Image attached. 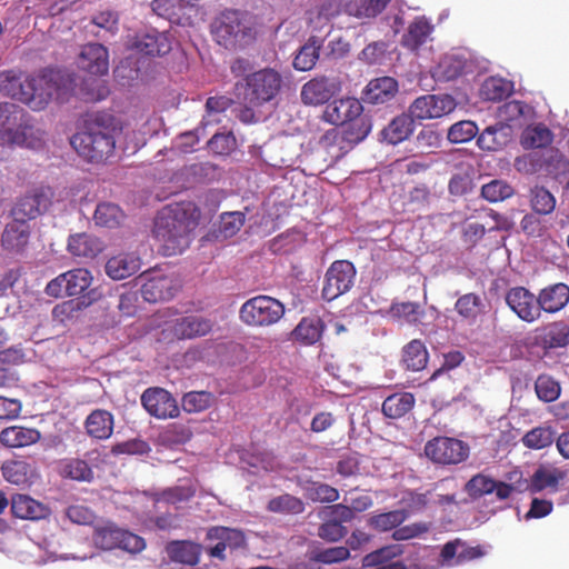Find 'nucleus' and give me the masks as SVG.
Here are the masks:
<instances>
[{
  "label": "nucleus",
  "instance_id": "nucleus-59",
  "mask_svg": "<svg viewBox=\"0 0 569 569\" xmlns=\"http://www.w3.org/2000/svg\"><path fill=\"white\" fill-rule=\"evenodd\" d=\"M192 430L189 426L174 422L167 426L161 433L162 441L170 446L184 445L192 438Z\"/></svg>",
  "mask_w": 569,
  "mask_h": 569
},
{
  "label": "nucleus",
  "instance_id": "nucleus-27",
  "mask_svg": "<svg viewBox=\"0 0 569 569\" xmlns=\"http://www.w3.org/2000/svg\"><path fill=\"white\" fill-rule=\"evenodd\" d=\"M537 341L545 349L563 348L569 343V325L553 321L537 329Z\"/></svg>",
  "mask_w": 569,
  "mask_h": 569
},
{
  "label": "nucleus",
  "instance_id": "nucleus-42",
  "mask_svg": "<svg viewBox=\"0 0 569 569\" xmlns=\"http://www.w3.org/2000/svg\"><path fill=\"white\" fill-rule=\"evenodd\" d=\"M301 489L303 496L312 501L318 503H333L336 502L340 495L339 490L328 483L315 481V480H306L301 485Z\"/></svg>",
  "mask_w": 569,
  "mask_h": 569
},
{
  "label": "nucleus",
  "instance_id": "nucleus-56",
  "mask_svg": "<svg viewBox=\"0 0 569 569\" xmlns=\"http://www.w3.org/2000/svg\"><path fill=\"white\" fill-rule=\"evenodd\" d=\"M553 134L545 126L528 128L522 136V146L525 148H545L552 142Z\"/></svg>",
  "mask_w": 569,
  "mask_h": 569
},
{
  "label": "nucleus",
  "instance_id": "nucleus-21",
  "mask_svg": "<svg viewBox=\"0 0 569 569\" xmlns=\"http://www.w3.org/2000/svg\"><path fill=\"white\" fill-rule=\"evenodd\" d=\"M78 63L82 70L91 74H106L109 70L108 50L100 43H88L82 47Z\"/></svg>",
  "mask_w": 569,
  "mask_h": 569
},
{
  "label": "nucleus",
  "instance_id": "nucleus-64",
  "mask_svg": "<svg viewBox=\"0 0 569 569\" xmlns=\"http://www.w3.org/2000/svg\"><path fill=\"white\" fill-rule=\"evenodd\" d=\"M481 298L476 293H466L461 296L455 308L465 319H475L480 311Z\"/></svg>",
  "mask_w": 569,
  "mask_h": 569
},
{
  "label": "nucleus",
  "instance_id": "nucleus-54",
  "mask_svg": "<svg viewBox=\"0 0 569 569\" xmlns=\"http://www.w3.org/2000/svg\"><path fill=\"white\" fill-rule=\"evenodd\" d=\"M407 518L405 510H392L370 518L369 525L378 531H389L397 529Z\"/></svg>",
  "mask_w": 569,
  "mask_h": 569
},
{
  "label": "nucleus",
  "instance_id": "nucleus-25",
  "mask_svg": "<svg viewBox=\"0 0 569 569\" xmlns=\"http://www.w3.org/2000/svg\"><path fill=\"white\" fill-rule=\"evenodd\" d=\"M398 92V82L392 77H380L369 81L362 92L367 103L379 104L390 101Z\"/></svg>",
  "mask_w": 569,
  "mask_h": 569
},
{
  "label": "nucleus",
  "instance_id": "nucleus-40",
  "mask_svg": "<svg viewBox=\"0 0 569 569\" xmlns=\"http://www.w3.org/2000/svg\"><path fill=\"white\" fill-rule=\"evenodd\" d=\"M27 77L21 70L17 69L0 71V94L21 102Z\"/></svg>",
  "mask_w": 569,
  "mask_h": 569
},
{
  "label": "nucleus",
  "instance_id": "nucleus-35",
  "mask_svg": "<svg viewBox=\"0 0 569 569\" xmlns=\"http://www.w3.org/2000/svg\"><path fill=\"white\" fill-rule=\"evenodd\" d=\"M166 552L174 562L194 566L199 562L201 545L188 540H174L166 546Z\"/></svg>",
  "mask_w": 569,
  "mask_h": 569
},
{
  "label": "nucleus",
  "instance_id": "nucleus-30",
  "mask_svg": "<svg viewBox=\"0 0 569 569\" xmlns=\"http://www.w3.org/2000/svg\"><path fill=\"white\" fill-rule=\"evenodd\" d=\"M41 433L36 428L10 426L0 432V442L8 448H22L37 443Z\"/></svg>",
  "mask_w": 569,
  "mask_h": 569
},
{
  "label": "nucleus",
  "instance_id": "nucleus-1",
  "mask_svg": "<svg viewBox=\"0 0 569 569\" xmlns=\"http://www.w3.org/2000/svg\"><path fill=\"white\" fill-rule=\"evenodd\" d=\"M199 216L192 203L168 206L159 211L152 233L164 256H176L189 247L190 233L198 226Z\"/></svg>",
  "mask_w": 569,
  "mask_h": 569
},
{
  "label": "nucleus",
  "instance_id": "nucleus-19",
  "mask_svg": "<svg viewBox=\"0 0 569 569\" xmlns=\"http://www.w3.org/2000/svg\"><path fill=\"white\" fill-rule=\"evenodd\" d=\"M481 546L469 547L460 539L445 543L441 548L440 558L443 566L452 567L479 559L485 556Z\"/></svg>",
  "mask_w": 569,
  "mask_h": 569
},
{
  "label": "nucleus",
  "instance_id": "nucleus-32",
  "mask_svg": "<svg viewBox=\"0 0 569 569\" xmlns=\"http://www.w3.org/2000/svg\"><path fill=\"white\" fill-rule=\"evenodd\" d=\"M134 48L144 56H164L171 50V41L167 33L151 31L138 36L134 41Z\"/></svg>",
  "mask_w": 569,
  "mask_h": 569
},
{
  "label": "nucleus",
  "instance_id": "nucleus-5",
  "mask_svg": "<svg viewBox=\"0 0 569 569\" xmlns=\"http://www.w3.org/2000/svg\"><path fill=\"white\" fill-rule=\"evenodd\" d=\"M114 129L104 126L98 119L90 122L86 130L72 136L70 143L78 154L89 162L108 159L114 150Z\"/></svg>",
  "mask_w": 569,
  "mask_h": 569
},
{
  "label": "nucleus",
  "instance_id": "nucleus-17",
  "mask_svg": "<svg viewBox=\"0 0 569 569\" xmlns=\"http://www.w3.org/2000/svg\"><path fill=\"white\" fill-rule=\"evenodd\" d=\"M362 112L363 106L357 98L345 97L329 102L322 112L321 119L331 124L342 126L347 121L355 120Z\"/></svg>",
  "mask_w": 569,
  "mask_h": 569
},
{
  "label": "nucleus",
  "instance_id": "nucleus-45",
  "mask_svg": "<svg viewBox=\"0 0 569 569\" xmlns=\"http://www.w3.org/2000/svg\"><path fill=\"white\" fill-rule=\"evenodd\" d=\"M512 82L500 77H489L480 88V97L486 101L499 102L512 92Z\"/></svg>",
  "mask_w": 569,
  "mask_h": 569
},
{
  "label": "nucleus",
  "instance_id": "nucleus-60",
  "mask_svg": "<svg viewBox=\"0 0 569 569\" xmlns=\"http://www.w3.org/2000/svg\"><path fill=\"white\" fill-rule=\"evenodd\" d=\"M244 213L240 211L224 212L220 216L219 233L223 239L233 237L244 224Z\"/></svg>",
  "mask_w": 569,
  "mask_h": 569
},
{
  "label": "nucleus",
  "instance_id": "nucleus-12",
  "mask_svg": "<svg viewBox=\"0 0 569 569\" xmlns=\"http://www.w3.org/2000/svg\"><path fill=\"white\" fill-rule=\"evenodd\" d=\"M341 90L342 81L338 76H317L301 87L300 100L309 107L328 104Z\"/></svg>",
  "mask_w": 569,
  "mask_h": 569
},
{
  "label": "nucleus",
  "instance_id": "nucleus-29",
  "mask_svg": "<svg viewBox=\"0 0 569 569\" xmlns=\"http://www.w3.org/2000/svg\"><path fill=\"white\" fill-rule=\"evenodd\" d=\"M174 292L173 280L163 274L148 278L141 288V295L148 302L169 300L174 296Z\"/></svg>",
  "mask_w": 569,
  "mask_h": 569
},
{
  "label": "nucleus",
  "instance_id": "nucleus-22",
  "mask_svg": "<svg viewBox=\"0 0 569 569\" xmlns=\"http://www.w3.org/2000/svg\"><path fill=\"white\" fill-rule=\"evenodd\" d=\"M13 517L23 520H41L50 516V508L28 495L16 493L10 501Z\"/></svg>",
  "mask_w": 569,
  "mask_h": 569
},
{
  "label": "nucleus",
  "instance_id": "nucleus-10",
  "mask_svg": "<svg viewBox=\"0 0 569 569\" xmlns=\"http://www.w3.org/2000/svg\"><path fill=\"white\" fill-rule=\"evenodd\" d=\"M341 131L331 130L325 136V141H331L332 144L338 146L340 157L351 150L356 144L363 141L372 129V122L369 116L361 113L355 120L347 121L342 124Z\"/></svg>",
  "mask_w": 569,
  "mask_h": 569
},
{
  "label": "nucleus",
  "instance_id": "nucleus-26",
  "mask_svg": "<svg viewBox=\"0 0 569 569\" xmlns=\"http://www.w3.org/2000/svg\"><path fill=\"white\" fill-rule=\"evenodd\" d=\"M86 433L97 440H107L113 433V415L104 409H96L84 420Z\"/></svg>",
  "mask_w": 569,
  "mask_h": 569
},
{
  "label": "nucleus",
  "instance_id": "nucleus-8",
  "mask_svg": "<svg viewBox=\"0 0 569 569\" xmlns=\"http://www.w3.org/2000/svg\"><path fill=\"white\" fill-rule=\"evenodd\" d=\"M425 455L436 465L452 466L463 462L470 453L462 440L450 437H436L425 445Z\"/></svg>",
  "mask_w": 569,
  "mask_h": 569
},
{
  "label": "nucleus",
  "instance_id": "nucleus-7",
  "mask_svg": "<svg viewBox=\"0 0 569 569\" xmlns=\"http://www.w3.org/2000/svg\"><path fill=\"white\" fill-rule=\"evenodd\" d=\"M53 192L50 187H36L17 198L10 214L14 221L27 223L43 214L52 203Z\"/></svg>",
  "mask_w": 569,
  "mask_h": 569
},
{
  "label": "nucleus",
  "instance_id": "nucleus-62",
  "mask_svg": "<svg viewBox=\"0 0 569 569\" xmlns=\"http://www.w3.org/2000/svg\"><path fill=\"white\" fill-rule=\"evenodd\" d=\"M495 480L482 473L473 476L465 487L467 493L472 498H480L485 495L492 493Z\"/></svg>",
  "mask_w": 569,
  "mask_h": 569
},
{
  "label": "nucleus",
  "instance_id": "nucleus-18",
  "mask_svg": "<svg viewBox=\"0 0 569 569\" xmlns=\"http://www.w3.org/2000/svg\"><path fill=\"white\" fill-rule=\"evenodd\" d=\"M169 330L178 340L196 339L208 335L212 330V322L204 317L189 315L171 321Z\"/></svg>",
  "mask_w": 569,
  "mask_h": 569
},
{
  "label": "nucleus",
  "instance_id": "nucleus-47",
  "mask_svg": "<svg viewBox=\"0 0 569 569\" xmlns=\"http://www.w3.org/2000/svg\"><path fill=\"white\" fill-rule=\"evenodd\" d=\"M124 218L126 214L122 209L112 202L99 203L93 213V220L97 226L110 229L119 227Z\"/></svg>",
  "mask_w": 569,
  "mask_h": 569
},
{
  "label": "nucleus",
  "instance_id": "nucleus-20",
  "mask_svg": "<svg viewBox=\"0 0 569 569\" xmlns=\"http://www.w3.org/2000/svg\"><path fill=\"white\" fill-rule=\"evenodd\" d=\"M3 478L16 486H30L39 478L34 461L28 459L7 460L1 466Z\"/></svg>",
  "mask_w": 569,
  "mask_h": 569
},
{
  "label": "nucleus",
  "instance_id": "nucleus-44",
  "mask_svg": "<svg viewBox=\"0 0 569 569\" xmlns=\"http://www.w3.org/2000/svg\"><path fill=\"white\" fill-rule=\"evenodd\" d=\"M415 396L410 392L390 395L382 402V412L391 419H399L408 413L415 406Z\"/></svg>",
  "mask_w": 569,
  "mask_h": 569
},
{
  "label": "nucleus",
  "instance_id": "nucleus-3",
  "mask_svg": "<svg viewBox=\"0 0 569 569\" xmlns=\"http://www.w3.org/2000/svg\"><path fill=\"white\" fill-rule=\"evenodd\" d=\"M71 89V80L61 71L46 69L27 77L21 103L33 111L44 110L56 99L63 101Z\"/></svg>",
  "mask_w": 569,
  "mask_h": 569
},
{
  "label": "nucleus",
  "instance_id": "nucleus-43",
  "mask_svg": "<svg viewBox=\"0 0 569 569\" xmlns=\"http://www.w3.org/2000/svg\"><path fill=\"white\" fill-rule=\"evenodd\" d=\"M405 368L411 371H420L426 368L428 362V350L421 340L413 339L402 349V359Z\"/></svg>",
  "mask_w": 569,
  "mask_h": 569
},
{
  "label": "nucleus",
  "instance_id": "nucleus-41",
  "mask_svg": "<svg viewBox=\"0 0 569 569\" xmlns=\"http://www.w3.org/2000/svg\"><path fill=\"white\" fill-rule=\"evenodd\" d=\"M23 109L12 102H0V139L6 141L26 117Z\"/></svg>",
  "mask_w": 569,
  "mask_h": 569
},
{
  "label": "nucleus",
  "instance_id": "nucleus-28",
  "mask_svg": "<svg viewBox=\"0 0 569 569\" xmlns=\"http://www.w3.org/2000/svg\"><path fill=\"white\" fill-rule=\"evenodd\" d=\"M402 553L403 548L400 545L385 546L366 555L362 562L365 567H376V569H408L402 561H391Z\"/></svg>",
  "mask_w": 569,
  "mask_h": 569
},
{
  "label": "nucleus",
  "instance_id": "nucleus-11",
  "mask_svg": "<svg viewBox=\"0 0 569 569\" xmlns=\"http://www.w3.org/2000/svg\"><path fill=\"white\" fill-rule=\"evenodd\" d=\"M93 277L86 268H74L48 282L44 292L49 297H73L83 295L91 286Z\"/></svg>",
  "mask_w": 569,
  "mask_h": 569
},
{
  "label": "nucleus",
  "instance_id": "nucleus-4",
  "mask_svg": "<svg viewBox=\"0 0 569 569\" xmlns=\"http://www.w3.org/2000/svg\"><path fill=\"white\" fill-rule=\"evenodd\" d=\"M282 76L273 68L250 72L234 83V96L242 106L262 107L280 93Z\"/></svg>",
  "mask_w": 569,
  "mask_h": 569
},
{
  "label": "nucleus",
  "instance_id": "nucleus-14",
  "mask_svg": "<svg viewBox=\"0 0 569 569\" xmlns=\"http://www.w3.org/2000/svg\"><path fill=\"white\" fill-rule=\"evenodd\" d=\"M456 100L449 94H425L416 98L409 107L413 120L438 119L452 112Z\"/></svg>",
  "mask_w": 569,
  "mask_h": 569
},
{
  "label": "nucleus",
  "instance_id": "nucleus-55",
  "mask_svg": "<svg viewBox=\"0 0 569 569\" xmlns=\"http://www.w3.org/2000/svg\"><path fill=\"white\" fill-rule=\"evenodd\" d=\"M213 399L209 391H190L182 397V408L189 413L201 412L211 407Z\"/></svg>",
  "mask_w": 569,
  "mask_h": 569
},
{
  "label": "nucleus",
  "instance_id": "nucleus-31",
  "mask_svg": "<svg viewBox=\"0 0 569 569\" xmlns=\"http://www.w3.org/2000/svg\"><path fill=\"white\" fill-rule=\"evenodd\" d=\"M103 250V242L89 233L71 234L68 239V251L73 257L93 259Z\"/></svg>",
  "mask_w": 569,
  "mask_h": 569
},
{
  "label": "nucleus",
  "instance_id": "nucleus-15",
  "mask_svg": "<svg viewBox=\"0 0 569 569\" xmlns=\"http://www.w3.org/2000/svg\"><path fill=\"white\" fill-rule=\"evenodd\" d=\"M141 403L146 411L157 419L176 418L179 407L173 396L163 388H148L141 395Z\"/></svg>",
  "mask_w": 569,
  "mask_h": 569
},
{
  "label": "nucleus",
  "instance_id": "nucleus-33",
  "mask_svg": "<svg viewBox=\"0 0 569 569\" xmlns=\"http://www.w3.org/2000/svg\"><path fill=\"white\" fill-rule=\"evenodd\" d=\"M30 227L28 223L12 221L8 223L1 236V246L9 252H22L28 246Z\"/></svg>",
  "mask_w": 569,
  "mask_h": 569
},
{
  "label": "nucleus",
  "instance_id": "nucleus-46",
  "mask_svg": "<svg viewBox=\"0 0 569 569\" xmlns=\"http://www.w3.org/2000/svg\"><path fill=\"white\" fill-rule=\"evenodd\" d=\"M322 42L317 37H310L308 41L299 49L293 59V68L299 71L311 70L318 59Z\"/></svg>",
  "mask_w": 569,
  "mask_h": 569
},
{
  "label": "nucleus",
  "instance_id": "nucleus-57",
  "mask_svg": "<svg viewBox=\"0 0 569 569\" xmlns=\"http://www.w3.org/2000/svg\"><path fill=\"white\" fill-rule=\"evenodd\" d=\"M537 397L545 402L556 401L561 392L558 381L547 375H540L535 382Z\"/></svg>",
  "mask_w": 569,
  "mask_h": 569
},
{
  "label": "nucleus",
  "instance_id": "nucleus-61",
  "mask_svg": "<svg viewBox=\"0 0 569 569\" xmlns=\"http://www.w3.org/2000/svg\"><path fill=\"white\" fill-rule=\"evenodd\" d=\"M478 132L473 121L463 120L456 122L448 130V140L452 143H462L471 140Z\"/></svg>",
  "mask_w": 569,
  "mask_h": 569
},
{
  "label": "nucleus",
  "instance_id": "nucleus-58",
  "mask_svg": "<svg viewBox=\"0 0 569 569\" xmlns=\"http://www.w3.org/2000/svg\"><path fill=\"white\" fill-rule=\"evenodd\" d=\"M515 193L513 188L502 180H492L481 188V196L489 202L503 201Z\"/></svg>",
  "mask_w": 569,
  "mask_h": 569
},
{
  "label": "nucleus",
  "instance_id": "nucleus-49",
  "mask_svg": "<svg viewBox=\"0 0 569 569\" xmlns=\"http://www.w3.org/2000/svg\"><path fill=\"white\" fill-rule=\"evenodd\" d=\"M323 323L320 319L303 318L292 331L296 341L303 345H313L322 336Z\"/></svg>",
  "mask_w": 569,
  "mask_h": 569
},
{
  "label": "nucleus",
  "instance_id": "nucleus-16",
  "mask_svg": "<svg viewBox=\"0 0 569 569\" xmlns=\"http://www.w3.org/2000/svg\"><path fill=\"white\" fill-rule=\"evenodd\" d=\"M506 303L523 321L533 322L540 318L537 297L525 287L507 291Z\"/></svg>",
  "mask_w": 569,
  "mask_h": 569
},
{
  "label": "nucleus",
  "instance_id": "nucleus-50",
  "mask_svg": "<svg viewBox=\"0 0 569 569\" xmlns=\"http://www.w3.org/2000/svg\"><path fill=\"white\" fill-rule=\"evenodd\" d=\"M209 540H219L227 549H239L246 546V536L239 529L223 526L212 527L207 532Z\"/></svg>",
  "mask_w": 569,
  "mask_h": 569
},
{
  "label": "nucleus",
  "instance_id": "nucleus-51",
  "mask_svg": "<svg viewBox=\"0 0 569 569\" xmlns=\"http://www.w3.org/2000/svg\"><path fill=\"white\" fill-rule=\"evenodd\" d=\"M529 202L532 211L541 216L550 214L556 208L555 196L541 186H535L530 189Z\"/></svg>",
  "mask_w": 569,
  "mask_h": 569
},
{
  "label": "nucleus",
  "instance_id": "nucleus-52",
  "mask_svg": "<svg viewBox=\"0 0 569 569\" xmlns=\"http://www.w3.org/2000/svg\"><path fill=\"white\" fill-rule=\"evenodd\" d=\"M465 61L455 56H446L438 63L433 76L438 80L451 81L463 73Z\"/></svg>",
  "mask_w": 569,
  "mask_h": 569
},
{
  "label": "nucleus",
  "instance_id": "nucleus-34",
  "mask_svg": "<svg viewBox=\"0 0 569 569\" xmlns=\"http://www.w3.org/2000/svg\"><path fill=\"white\" fill-rule=\"evenodd\" d=\"M141 266V260L133 253H120L111 257L106 263L107 274L114 280H122L134 274Z\"/></svg>",
  "mask_w": 569,
  "mask_h": 569
},
{
  "label": "nucleus",
  "instance_id": "nucleus-2",
  "mask_svg": "<svg viewBox=\"0 0 569 569\" xmlns=\"http://www.w3.org/2000/svg\"><path fill=\"white\" fill-rule=\"evenodd\" d=\"M213 40L227 50L244 49L252 44L258 34L254 18L241 10L221 11L210 26Z\"/></svg>",
  "mask_w": 569,
  "mask_h": 569
},
{
  "label": "nucleus",
  "instance_id": "nucleus-39",
  "mask_svg": "<svg viewBox=\"0 0 569 569\" xmlns=\"http://www.w3.org/2000/svg\"><path fill=\"white\" fill-rule=\"evenodd\" d=\"M59 475L64 479L78 482H91L94 479V472L90 465L80 458H67L59 462Z\"/></svg>",
  "mask_w": 569,
  "mask_h": 569
},
{
  "label": "nucleus",
  "instance_id": "nucleus-23",
  "mask_svg": "<svg viewBox=\"0 0 569 569\" xmlns=\"http://www.w3.org/2000/svg\"><path fill=\"white\" fill-rule=\"evenodd\" d=\"M10 147H20L31 150H40L46 144V132L22 119L11 137L7 140Z\"/></svg>",
  "mask_w": 569,
  "mask_h": 569
},
{
  "label": "nucleus",
  "instance_id": "nucleus-38",
  "mask_svg": "<svg viewBox=\"0 0 569 569\" xmlns=\"http://www.w3.org/2000/svg\"><path fill=\"white\" fill-rule=\"evenodd\" d=\"M432 30L433 26L426 17H417L409 23L401 44L410 50H417L427 41Z\"/></svg>",
  "mask_w": 569,
  "mask_h": 569
},
{
  "label": "nucleus",
  "instance_id": "nucleus-36",
  "mask_svg": "<svg viewBox=\"0 0 569 569\" xmlns=\"http://www.w3.org/2000/svg\"><path fill=\"white\" fill-rule=\"evenodd\" d=\"M566 477V472L558 468L540 466L531 476L528 490L532 493L545 489L557 491L558 485Z\"/></svg>",
  "mask_w": 569,
  "mask_h": 569
},
{
  "label": "nucleus",
  "instance_id": "nucleus-53",
  "mask_svg": "<svg viewBox=\"0 0 569 569\" xmlns=\"http://www.w3.org/2000/svg\"><path fill=\"white\" fill-rule=\"evenodd\" d=\"M555 431L550 427H536L528 431L521 439L528 449L540 450L552 445Z\"/></svg>",
  "mask_w": 569,
  "mask_h": 569
},
{
  "label": "nucleus",
  "instance_id": "nucleus-13",
  "mask_svg": "<svg viewBox=\"0 0 569 569\" xmlns=\"http://www.w3.org/2000/svg\"><path fill=\"white\" fill-rule=\"evenodd\" d=\"M355 276L356 269L350 261L337 260L332 262L325 277L323 299L332 301L349 291L353 284Z\"/></svg>",
  "mask_w": 569,
  "mask_h": 569
},
{
  "label": "nucleus",
  "instance_id": "nucleus-6",
  "mask_svg": "<svg viewBox=\"0 0 569 569\" xmlns=\"http://www.w3.org/2000/svg\"><path fill=\"white\" fill-rule=\"evenodd\" d=\"M284 315V306L279 300L259 295L247 300L240 308V320L250 327H269Z\"/></svg>",
  "mask_w": 569,
  "mask_h": 569
},
{
  "label": "nucleus",
  "instance_id": "nucleus-48",
  "mask_svg": "<svg viewBox=\"0 0 569 569\" xmlns=\"http://www.w3.org/2000/svg\"><path fill=\"white\" fill-rule=\"evenodd\" d=\"M269 512L296 516L306 510L303 500L290 493H283L270 499L267 503Z\"/></svg>",
  "mask_w": 569,
  "mask_h": 569
},
{
  "label": "nucleus",
  "instance_id": "nucleus-24",
  "mask_svg": "<svg viewBox=\"0 0 569 569\" xmlns=\"http://www.w3.org/2000/svg\"><path fill=\"white\" fill-rule=\"evenodd\" d=\"M537 301L540 312L556 313L569 302V286L562 282L549 284L539 291Z\"/></svg>",
  "mask_w": 569,
  "mask_h": 569
},
{
  "label": "nucleus",
  "instance_id": "nucleus-9",
  "mask_svg": "<svg viewBox=\"0 0 569 569\" xmlns=\"http://www.w3.org/2000/svg\"><path fill=\"white\" fill-rule=\"evenodd\" d=\"M92 539L97 547L104 550L120 548L134 553L143 550L146 547V542L141 537L120 529L113 523L96 527Z\"/></svg>",
  "mask_w": 569,
  "mask_h": 569
},
{
  "label": "nucleus",
  "instance_id": "nucleus-63",
  "mask_svg": "<svg viewBox=\"0 0 569 569\" xmlns=\"http://www.w3.org/2000/svg\"><path fill=\"white\" fill-rule=\"evenodd\" d=\"M194 493L196 490L191 486H176L160 492L156 501L177 505L190 500Z\"/></svg>",
  "mask_w": 569,
  "mask_h": 569
},
{
  "label": "nucleus",
  "instance_id": "nucleus-37",
  "mask_svg": "<svg viewBox=\"0 0 569 569\" xmlns=\"http://www.w3.org/2000/svg\"><path fill=\"white\" fill-rule=\"evenodd\" d=\"M415 129V120L410 113H402L393 118L381 131L383 140L390 144H398L408 139Z\"/></svg>",
  "mask_w": 569,
  "mask_h": 569
}]
</instances>
